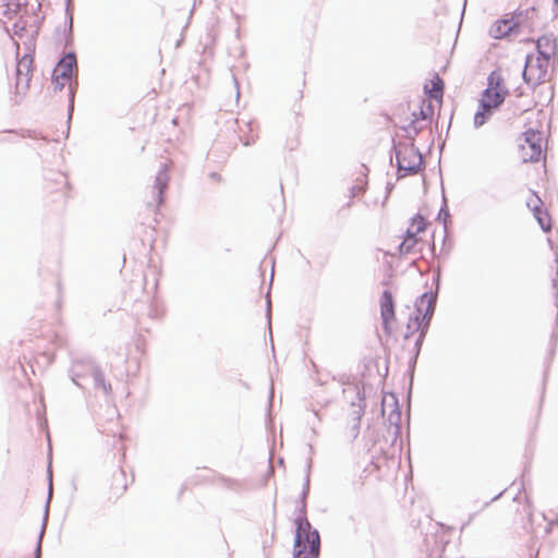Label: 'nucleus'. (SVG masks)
<instances>
[{"mask_svg": "<svg viewBox=\"0 0 558 558\" xmlns=\"http://www.w3.org/2000/svg\"><path fill=\"white\" fill-rule=\"evenodd\" d=\"M397 162L402 175L415 174L423 169V157L413 143L398 145Z\"/></svg>", "mask_w": 558, "mask_h": 558, "instance_id": "423d86ee", "label": "nucleus"}, {"mask_svg": "<svg viewBox=\"0 0 558 558\" xmlns=\"http://www.w3.org/2000/svg\"><path fill=\"white\" fill-rule=\"evenodd\" d=\"M536 50L539 57L549 61L558 56V43L555 35H543L536 40Z\"/></svg>", "mask_w": 558, "mask_h": 558, "instance_id": "4468645a", "label": "nucleus"}, {"mask_svg": "<svg viewBox=\"0 0 558 558\" xmlns=\"http://www.w3.org/2000/svg\"><path fill=\"white\" fill-rule=\"evenodd\" d=\"M549 66V60L539 56H527L523 70V78L527 84L537 86L548 80Z\"/></svg>", "mask_w": 558, "mask_h": 558, "instance_id": "0eeeda50", "label": "nucleus"}, {"mask_svg": "<svg viewBox=\"0 0 558 558\" xmlns=\"http://www.w3.org/2000/svg\"><path fill=\"white\" fill-rule=\"evenodd\" d=\"M526 206L531 209V211L534 214L535 211H538L544 207L543 201L538 197L535 193H530L529 197L526 198Z\"/></svg>", "mask_w": 558, "mask_h": 558, "instance_id": "412c9836", "label": "nucleus"}, {"mask_svg": "<svg viewBox=\"0 0 558 558\" xmlns=\"http://www.w3.org/2000/svg\"><path fill=\"white\" fill-rule=\"evenodd\" d=\"M524 16L531 19L537 17V10L535 8H529L524 11H518L510 17L496 20L489 26L488 33L495 39L506 38L519 29Z\"/></svg>", "mask_w": 558, "mask_h": 558, "instance_id": "39448f33", "label": "nucleus"}, {"mask_svg": "<svg viewBox=\"0 0 558 558\" xmlns=\"http://www.w3.org/2000/svg\"><path fill=\"white\" fill-rule=\"evenodd\" d=\"M95 379H96V383L97 385L105 391V392H110L111 391V386L110 384H107L105 381V378H104V375L100 374V373H97L95 375Z\"/></svg>", "mask_w": 558, "mask_h": 558, "instance_id": "4be33fe9", "label": "nucleus"}, {"mask_svg": "<svg viewBox=\"0 0 558 558\" xmlns=\"http://www.w3.org/2000/svg\"><path fill=\"white\" fill-rule=\"evenodd\" d=\"M444 87L445 83L439 77L438 74H435L425 85L424 92L427 98L425 100H430L432 104L436 102L438 107H441L442 97H444Z\"/></svg>", "mask_w": 558, "mask_h": 558, "instance_id": "2eb2a0df", "label": "nucleus"}, {"mask_svg": "<svg viewBox=\"0 0 558 558\" xmlns=\"http://www.w3.org/2000/svg\"><path fill=\"white\" fill-rule=\"evenodd\" d=\"M296 533L293 546L292 558H318L320 550V538L316 530L303 515L295 519Z\"/></svg>", "mask_w": 558, "mask_h": 558, "instance_id": "7ed1b4c3", "label": "nucleus"}, {"mask_svg": "<svg viewBox=\"0 0 558 558\" xmlns=\"http://www.w3.org/2000/svg\"><path fill=\"white\" fill-rule=\"evenodd\" d=\"M36 4L39 7V2L37 0H3L2 2V14L3 16L12 21L13 19L28 14V7L32 8Z\"/></svg>", "mask_w": 558, "mask_h": 558, "instance_id": "ddd939ff", "label": "nucleus"}, {"mask_svg": "<svg viewBox=\"0 0 558 558\" xmlns=\"http://www.w3.org/2000/svg\"><path fill=\"white\" fill-rule=\"evenodd\" d=\"M76 72V58L73 53L65 54L57 64L52 74V85L56 90H61L71 85Z\"/></svg>", "mask_w": 558, "mask_h": 558, "instance_id": "6e6552de", "label": "nucleus"}, {"mask_svg": "<svg viewBox=\"0 0 558 558\" xmlns=\"http://www.w3.org/2000/svg\"><path fill=\"white\" fill-rule=\"evenodd\" d=\"M167 187V184L166 182H163L162 180L158 179L157 182H156V185L154 186V190H153V197H154V206L156 208H159V206L163 203V192Z\"/></svg>", "mask_w": 558, "mask_h": 558, "instance_id": "6ab92c4d", "label": "nucleus"}, {"mask_svg": "<svg viewBox=\"0 0 558 558\" xmlns=\"http://www.w3.org/2000/svg\"><path fill=\"white\" fill-rule=\"evenodd\" d=\"M434 104L430 100L417 97L400 105L395 117L396 122L411 136L416 135L425 122L434 116Z\"/></svg>", "mask_w": 558, "mask_h": 558, "instance_id": "f03ea898", "label": "nucleus"}, {"mask_svg": "<svg viewBox=\"0 0 558 558\" xmlns=\"http://www.w3.org/2000/svg\"><path fill=\"white\" fill-rule=\"evenodd\" d=\"M426 219L422 215L417 214L412 218L407 232L413 235V238H421V234L426 231Z\"/></svg>", "mask_w": 558, "mask_h": 558, "instance_id": "dca6fc26", "label": "nucleus"}, {"mask_svg": "<svg viewBox=\"0 0 558 558\" xmlns=\"http://www.w3.org/2000/svg\"><path fill=\"white\" fill-rule=\"evenodd\" d=\"M506 90L500 83V76L493 73L489 76V85L483 93L480 104L485 108L496 109L502 104L505 99Z\"/></svg>", "mask_w": 558, "mask_h": 558, "instance_id": "9b49d317", "label": "nucleus"}, {"mask_svg": "<svg viewBox=\"0 0 558 558\" xmlns=\"http://www.w3.org/2000/svg\"><path fill=\"white\" fill-rule=\"evenodd\" d=\"M34 58L31 54H24L21 57L16 64V82H15V94L24 96L31 86L33 76Z\"/></svg>", "mask_w": 558, "mask_h": 558, "instance_id": "1a4fd4ad", "label": "nucleus"}, {"mask_svg": "<svg viewBox=\"0 0 558 558\" xmlns=\"http://www.w3.org/2000/svg\"><path fill=\"white\" fill-rule=\"evenodd\" d=\"M535 219L537 220L538 225L545 232H549L553 229V219L548 213V210L543 207L538 211H535L534 214Z\"/></svg>", "mask_w": 558, "mask_h": 558, "instance_id": "a211bd4d", "label": "nucleus"}, {"mask_svg": "<svg viewBox=\"0 0 558 558\" xmlns=\"http://www.w3.org/2000/svg\"><path fill=\"white\" fill-rule=\"evenodd\" d=\"M545 137L539 130L529 129L517 140V158L523 163L545 159Z\"/></svg>", "mask_w": 558, "mask_h": 558, "instance_id": "20e7f679", "label": "nucleus"}, {"mask_svg": "<svg viewBox=\"0 0 558 558\" xmlns=\"http://www.w3.org/2000/svg\"><path fill=\"white\" fill-rule=\"evenodd\" d=\"M362 191H363V187H362V186H360V187L357 189V193H361Z\"/></svg>", "mask_w": 558, "mask_h": 558, "instance_id": "5701e85b", "label": "nucleus"}, {"mask_svg": "<svg viewBox=\"0 0 558 558\" xmlns=\"http://www.w3.org/2000/svg\"><path fill=\"white\" fill-rule=\"evenodd\" d=\"M435 300L430 294H423L413 306H408V322L405 330L401 331L405 340L413 339L418 349L427 331L429 320L434 314Z\"/></svg>", "mask_w": 558, "mask_h": 558, "instance_id": "f257e3e1", "label": "nucleus"}, {"mask_svg": "<svg viewBox=\"0 0 558 558\" xmlns=\"http://www.w3.org/2000/svg\"><path fill=\"white\" fill-rule=\"evenodd\" d=\"M493 109L485 108L480 104L478 110L474 116V125L476 128L482 126L486 120L490 117Z\"/></svg>", "mask_w": 558, "mask_h": 558, "instance_id": "aec40b11", "label": "nucleus"}, {"mask_svg": "<svg viewBox=\"0 0 558 558\" xmlns=\"http://www.w3.org/2000/svg\"><path fill=\"white\" fill-rule=\"evenodd\" d=\"M380 316L383 319L384 329L387 333L391 335L395 331V300L389 291H384L379 299Z\"/></svg>", "mask_w": 558, "mask_h": 558, "instance_id": "f8f14e48", "label": "nucleus"}, {"mask_svg": "<svg viewBox=\"0 0 558 558\" xmlns=\"http://www.w3.org/2000/svg\"><path fill=\"white\" fill-rule=\"evenodd\" d=\"M422 242V238H413L410 233H405L403 241L399 245L401 254H410L418 250V245Z\"/></svg>", "mask_w": 558, "mask_h": 558, "instance_id": "f3484780", "label": "nucleus"}, {"mask_svg": "<svg viewBox=\"0 0 558 558\" xmlns=\"http://www.w3.org/2000/svg\"><path fill=\"white\" fill-rule=\"evenodd\" d=\"M128 486L126 473L122 469L114 471L106 481L105 494L107 500L110 502L119 501L125 495Z\"/></svg>", "mask_w": 558, "mask_h": 558, "instance_id": "9d476101", "label": "nucleus"}, {"mask_svg": "<svg viewBox=\"0 0 558 558\" xmlns=\"http://www.w3.org/2000/svg\"><path fill=\"white\" fill-rule=\"evenodd\" d=\"M555 3L558 5V0H555Z\"/></svg>", "mask_w": 558, "mask_h": 558, "instance_id": "b1692460", "label": "nucleus"}]
</instances>
